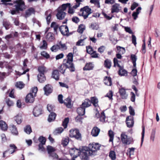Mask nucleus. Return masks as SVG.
Instances as JSON below:
<instances>
[{
    "label": "nucleus",
    "instance_id": "nucleus-1",
    "mask_svg": "<svg viewBox=\"0 0 160 160\" xmlns=\"http://www.w3.org/2000/svg\"><path fill=\"white\" fill-rule=\"evenodd\" d=\"M69 4H63L60 7H59L57 9L58 12L56 14V17L58 19L62 20L64 19L66 15V13L64 11L66 10V7Z\"/></svg>",
    "mask_w": 160,
    "mask_h": 160
},
{
    "label": "nucleus",
    "instance_id": "nucleus-2",
    "mask_svg": "<svg viewBox=\"0 0 160 160\" xmlns=\"http://www.w3.org/2000/svg\"><path fill=\"white\" fill-rule=\"evenodd\" d=\"M80 12L79 13L80 16H82L85 19H87L88 16L92 12V9L88 6H85L80 9Z\"/></svg>",
    "mask_w": 160,
    "mask_h": 160
},
{
    "label": "nucleus",
    "instance_id": "nucleus-3",
    "mask_svg": "<svg viewBox=\"0 0 160 160\" xmlns=\"http://www.w3.org/2000/svg\"><path fill=\"white\" fill-rule=\"evenodd\" d=\"M79 156L82 160H88L89 156L92 155V153L87 149V147H83L80 149Z\"/></svg>",
    "mask_w": 160,
    "mask_h": 160
},
{
    "label": "nucleus",
    "instance_id": "nucleus-4",
    "mask_svg": "<svg viewBox=\"0 0 160 160\" xmlns=\"http://www.w3.org/2000/svg\"><path fill=\"white\" fill-rule=\"evenodd\" d=\"M131 59L133 64V69L132 70L131 74L133 76H136L137 75V70L136 69V61L137 60V57L135 54H131L130 56Z\"/></svg>",
    "mask_w": 160,
    "mask_h": 160
},
{
    "label": "nucleus",
    "instance_id": "nucleus-5",
    "mask_svg": "<svg viewBox=\"0 0 160 160\" xmlns=\"http://www.w3.org/2000/svg\"><path fill=\"white\" fill-rule=\"evenodd\" d=\"M100 147L101 145L99 143L93 142L90 143L88 147H87V148L88 151L92 152V155L93 152L100 149Z\"/></svg>",
    "mask_w": 160,
    "mask_h": 160
},
{
    "label": "nucleus",
    "instance_id": "nucleus-6",
    "mask_svg": "<svg viewBox=\"0 0 160 160\" xmlns=\"http://www.w3.org/2000/svg\"><path fill=\"white\" fill-rule=\"evenodd\" d=\"M69 68L71 72H74L75 70L74 67H72L65 62V61H64L63 64L60 65L58 68L59 71L62 74H63L66 68Z\"/></svg>",
    "mask_w": 160,
    "mask_h": 160
},
{
    "label": "nucleus",
    "instance_id": "nucleus-7",
    "mask_svg": "<svg viewBox=\"0 0 160 160\" xmlns=\"http://www.w3.org/2000/svg\"><path fill=\"white\" fill-rule=\"evenodd\" d=\"M14 3L15 4L14 6L17 11H22L25 9V3L23 0H17Z\"/></svg>",
    "mask_w": 160,
    "mask_h": 160
},
{
    "label": "nucleus",
    "instance_id": "nucleus-8",
    "mask_svg": "<svg viewBox=\"0 0 160 160\" xmlns=\"http://www.w3.org/2000/svg\"><path fill=\"white\" fill-rule=\"evenodd\" d=\"M121 138L122 143L125 145H129L132 142V138H128L124 133L122 132L121 135Z\"/></svg>",
    "mask_w": 160,
    "mask_h": 160
},
{
    "label": "nucleus",
    "instance_id": "nucleus-9",
    "mask_svg": "<svg viewBox=\"0 0 160 160\" xmlns=\"http://www.w3.org/2000/svg\"><path fill=\"white\" fill-rule=\"evenodd\" d=\"M69 132V136L70 137H74L78 140H81V135L78 130L71 129L70 131Z\"/></svg>",
    "mask_w": 160,
    "mask_h": 160
},
{
    "label": "nucleus",
    "instance_id": "nucleus-10",
    "mask_svg": "<svg viewBox=\"0 0 160 160\" xmlns=\"http://www.w3.org/2000/svg\"><path fill=\"white\" fill-rule=\"evenodd\" d=\"M47 149L50 156L52 157L54 159L58 158V155L54 152L55 151V149L52 146H48Z\"/></svg>",
    "mask_w": 160,
    "mask_h": 160
},
{
    "label": "nucleus",
    "instance_id": "nucleus-11",
    "mask_svg": "<svg viewBox=\"0 0 160 160\" xmlns=\"http://www.w3.org/2000/svg\"><path fill=\"white\" fill-rule=\"evenodd\" d=\"M73 55L72 53H69L67 56V60H64L67 64L72 67H74L72 63Z\"/></svg>",
    "mask_w": 160,
    "mask_h": 160
},
{
    "label": "nucleus",
    "instance_id": "nucleus-12",
    "mask_svg": "<svg viewBox=\"0 0 160 160\" xmlns=\"http://www.w3.org/2000/svg\"><path fill=\"white\" fill-rule=\"evenodd\" d=\"M126 123L128 127H132L134 123L133 117L131 116L127 117L126 119Z\"/></svg>",
    "mask_w": 160,
    "mask_h": 160
},
{
    "label": "nucleus",
    "instance_id": "nucleus-13",
    "mask_svg": "<svg viewBox=\"0 0 160 160\" xmlns=\"http://www.w3.org/2000/svg\"><path fill=\"white\" fill-rule=\"evenodd\" d=\"M59 29L63 35L67 36L69 35L68 29L67 26L62 25L59 27Z\"/></svg>",
    "mask_w": 160,
    "mask_h": 160
},
{
    "label": "nucleus",
    "instance_id": "nucleus-14",
    "mask_svg": "<svg viewBox=\"0 0 160 160\" xmlns=\"http://www.w3.org/2000/svg\"><path fill=\"white\" fill-rule=\"evenodd\" d=\"M42 107L38 105L35 107L33 110V114L35 117H38L42 113Z\"/></svg>",
    "mask_w": 160,
    "mask_h": 160
},
{
    "label": "nucleus",
    "instance_id": "nucleus-15",
    "mask_svg": "<svg viewBox=\"0 0 160 160\" xmlns=\"http://www.w3.org/2000/svg\"><path fill=\"white\" fill-rule=\"evenodd\" d=\"M122 8L118 4L116 3L112 6L111 8V12L112 13L116 12L118 13L121 12Z\"/></svg>",
    "mask_w": 160,
    "mask_h": 160
},
{
    "label": "nucleus",
    "instance_id": "nucleus-16",
    "mask_svg": "<svg viewBox=\"0 0 160 160\" xmlns=\"http://www.w3.org/2000/svg\"><path fill=\"white\" fill-rule=\"evenodd\" d=\"M119 92L122 99H127L128 94L127 93L125 89L123 88H120Z\"/></svg>",
    "mask_w": 160,
    "mask_h": 160
},
{
    "label": "nucleus",
    "instance_id": "nucleus-17",
    "mask_svg": "<svg viewBox=\"0 0 160 160\" xmlns=\"http://www.w3.org/2000/svg\"><path fill=\"white\" fill-rule=\"evenodd\" d=\"M45 94L48 95L51 93L52 91V87L49 84L46 85L43 88Z\"/></svg>",
    "mask_w": 160,
    "mask_h": 160
},
{
    "label": "nucleus",
    "instance_id": "nucleus-18",
    "mask_svg": "<svg viewBox=\"0 0 160 160\" xmlns=\"http://www.w3.org/2000/svg\"><path fill=\"white\" fill-rule=\"evenodd\" d=\"M35 12V10L34 8H29L26 11L24 17L27 18L29 17L32 14H34Z\"/></svg>",
    "mask_w": 160,
    "mask_h": 160
},
{
    "label": "nucleus",
    "instance_id": "nucleus-19",
    "mask_svg": "<svg viewBox=\"0 0 160 160\" xmlns=\"http://www.w3.org/2000/svg\"><path fill=\"white\" fill-rule=\"evenodd\" d=\"M80 149H81V148H79V149L74 148H71L70 150V153L71 155H74L75 158H76L78 156H79L80 153Z\"/></svg>",
    "mask_w": 160,
    "mask_h": 160
},
{
    "label": "nucleus",
    "instance_id": "nucleus-20",
    "mask_svg": "<svg viewBox=\"0 0 160 160\" xmlns=\"http://www.w3.org/2000/svg\"><path fill=\"white\" fill-rule=\"evenodd\" d=\"M32 93H28L26 98V101L27 102H33L34 101V97H35Z\"/></svg>",
    "mask_w": 160,
    "mask_h": 160
},
{
    "label": "nucleus",
    "instance_id": "nucleus-21",
    "mask_svg": "<svg viewBox=\"0 0 160 160\" xmlns=\"http://www.w3.org/2000/svg\"><path fill=\"white\" fill-rule=\"evenodd\" d=\"M52 13V11L50 10L47 11L45 12V14L46 16V19L48 24H49L51 22Z\"/></svg>",
    "mask_w": 160,
    "mask_h": 160
},
{
    "label": "nucleus",
    "instance_id": "nucleus-22",
    "mask_svg": "<svg viewBox=\"0 0 160 160\" xmlns=\"http://www.w3.org/2000/svg\"><path fill=\"white\" fill-rule=\"evenodd\" d=\"M100 130L97 127H94L92 130L91 135L93 137L98 136L100 132Z\"/></svg>",
    "mask_w": 160,
    "mask_h": 160
},
{
    "label": "nucleus",
    "instance_id": "nucleus-23",
    "mask_svg": "<svg viewBox=\"0 0 160 160\" xmlns=\"http://www.w3.org/2000/svg\"><path fill=\"white\" fill-rule=\"evenodd\" d=\"M38 70L39 72V74H42V79L44 80L45 79V76L44 73L46 72V68L44 67H40L38 68Z\"/></svg>",
    "mask_w": 160,
    "mask_h": 160
},
{
    "label": "nucleus",
    "instance_id": "nucleus-24",
    "mask_svg": "<svg viewBox=\"0 0 160 160\" xmlns=\"http://www.w3.org/2000/svg\"><path fill=\"white\" fill-rule=\"evenodd\" d=\"M52 77L56 80H58L59 78V73L58 71L57 70H54L52 72Z\"/></svg>",
    "mask_w": 160,
    "mask_h": 160
},
{
    "label": "nucleus",
    "instance_id": "nucleus-25",
    "mask_svg": "<svg viewBox=\"0 0 160 160\" xmlns=\"http://www.w3.org/2000/svg\"><path fill=\"white\" fill-rule=\"evenodd\" d=\"M94 65L92 62H89L86 64L85 66L83 68L84 70H90L93 69Z\"/></svg>",
    "mask_w": 160,
    "mask_h": 160
},
{
    "label": "nucleus",
    "instance_id": "nucleus-26",
    "mask_svg": "<svg viewBox=\"0 0 160 160\" xmlns=\"http://www.w3.org/2000/svg\"><path fill=\"white\" fill-rule=\"evenodd\" d=\"M56 116V114L55 113L51 112L49 115L48 119V121L49 122L54 121L55 119Z\"/></svg>",
    "mask_w": 160,
    "mask_h": 160
},
{
    "label": "nucleus",
    "instance_id": "nucleus-27",
    "mask_svg": "<svg viewBox=\"0 0 160 160\" xmlns=\"http://www.w3.org/2000/svg\"><path fill=\"white\" fill-rule=\"evenodd\" d=\"M91 104V102L90 100L88 99H86L84 102L82 103L81 106L85 109L86 108H87L90 106Z\"/></svg>",
    "mask_w": 160,
    "mask_h": 160
},
{
    "label": "nucleus",
    "instance_id": "nucleus-28",
    "mask_svg": "<svg viewBox=\"0 0 160 160\" xmlns=\"http://www.w3.org/2000/svg\"><path fill=\"white\" fill-rule=\"evenodd\" d=\"M118 72L119 74L121 76H126L127 75V72L121 66L120 67Z\"/></svg>",
    "mask_w": 160,
    "mask_h": 160
},
{
    "label": "nucleus",
    "instance_id": "nucleus-29",
    "mask_svg": "<svg viewBox=\"0 0 160 160\" xmlns=\"http://www.w3.org/2000/svg\"><path fill=\"white\" fill-rule=\"evenodd\" d=\"M103 82L105 84L108 86H111L112 84L111 78L109 77H106Z\"/></svg>",
    "mask_w": 160,
    "mask_h": 160
},
{
    "label": "nucleus",
    "instance_id": "nucleus-30",
    "mask_svg": "<svg viewBox=\"0 0 160 160\" xmlns=\"http://www.w3.org/2000/svg\"><path fill=\"white\" fill-rule=\"evenodd\" d=\"M10 130L12 134L17 135L18 132L16 127L13 124H11L10 126Z\"/></svg>",
    "mask_w": 160,
    "mask_h": 160
},
{
    "label": "nucleus",
    "instance_id": "nucleus-31",
    "mask_svg": "<svg viewBox=\"0 0 160 160\" xmlns=\"http://www.w3.org/2000/svg\"><path fill=\"white\" fill-rule=\"evenodd\" d=\"M14 119L18 124H20L22 121V117L21 114H18L14 117Z\"/></svg>",
    "mask_w": 160,
    "mask_h": 160
},
{
    "label": "nucleus",
    "instance_id": "nucleus-32",
    "mask_svg": "<svg viewBox=\"0 0 160 160\" xmlns=\"http://www.w3.org/2000/svg\"><path fill=\"white\" fill-rule=\"evenodd\" d=\"M156 133V129H152V130L150 136V140L152 141V142H154L155 139V138Z\"/></svg>",
    "mask_w": 160,
    "mask_h": 160
},
{
    "label": "nucleus",
    "instance_id": "nucleus-33",
    "mask_svg": "<svg viewBox=\"0 0 160 160\" xmlns=\"http://www.w3.org/2000/svg\"><path fill=\"white\" fill-rule=\"evenodd\" d=\"M91 103L96 107L98 106V100L96 97H92L91 98Z\"/></svg>",
    "mask_w": 160,
    "mask_h": 160
},
{
    "label": "nucleus",
    "instance_id": "nucleus-34",
    "mask_svg": "<svg viewBox=\"0 0 160 160\" xmlns=\"http://www.w3.org/2000/svg\"><path fill=\"white\" fill-rule=\"evenodd\" d=\"M77 112L78 114L80 116H83L85 114V109L81 106L79 108L77 109Z\"/></svg>",
    "mask_w": 160,
    "mask_h": 160
},
{
    "label": "nucleus",
    "instance_id": "nucleus-35",
    "mask_svg": "<svg viewBox=\"0 0 160 160\" xmlns=\"http://www.w3.org/2000/svg\"><path fill=\"white\" fill-rule=\"evenodd\" d=\"M63 103L68 108H71V100L69 98H68L64 100Z\"/></svg>",
    "mask_w": 160,
    "mask_h": 160
},
{
    "label": "nucleus",
    "instance_id": "nucleus-36",
    "mask_svg": "<svg viewBox=\"0 0 160 160\" xmlns=\"http://www.w3.org/2000/svg\"><path fill=\"white\" fill-rule=\"evenodd\" d=\"M51 27L53 28L54 31L57 33V31L59 28V25L56 22H53L51 25Z\"/></svg>",
    "mask_w": 160,
    "mask_h": 160
},
{
    "label": "nucleus",
    "instance_id": "nucleus-37",
    "mask_svg": "<svg viewBox=\"0 0 160 160\" xmlns=\"http://www.w3.org/2000/svg\"><path fill=\"white\" fill-rule=\"evenodd\" d=\"M46 38L49 42H52L54 38L53 34L51 32L48 33L46 36Z\"/></svg>",
    "mask_w": 160,
    "mask_h": 160
},
{
    "label": "nucleus",
    "instance_id": "nucleus-38",
    "mask_svg": "<svg viewBox=\"0 0 160 160\" xmlns=\"http://www.w3.org/2000/svg\"><path fill=\"white\" fill-rule=\"evenodd\" d=\"M104 65L105 67L109 69L111 67V62L110 60L107 59L104 61Z\"/></svg>",
    "mask_w": 160,
    "mask_h": 160
},
{
    "label": "nucleus",
    "instance_id": "nucleus-39",
    "mask_svg": "<svg viewBox=\"0 0 160 160\" xmlns=\"http://www.w3.org/2000/svg\"><path fill=\"white\" fill-rule=\"evenodd\" d=\"M69 142V138L66 137L63 138L62 140V144L63 146H66Z\"/></svg>",
    "mask_w": 160,
    "mask_h": 160
},
{
    "label": "nucleus",
    "instance_id": "nucleus-40",
    "mask_svg": "<svg viewBox=\"0 0 160 160\" xmlns=\"http://www.w3.org/2000/svg\"><path fill=\"white\" fill-rule=\"evenodd\" d=\"M15 86L17 88L21 89L24 87L25 84L22 82L19 81L16 83Z\"/></svg>",
    "mask_w": 160,
    "mask_h": 160
},
{
    "label": "nucleus",
    "instance_id": "nucleus-41",
    "mask_svg": "<svg viewBox=\"0 0 160 160\" xmlns=\"http://www.w3.org/2000/svg\"><path fill=\"white\" fill-rule=\"evenodd\" d=\"M24 132L28 134H30L32 132L31 127L29 125L26 126L24 128Z\"/></svg>",
    "mask_w": 160,
    "mask_h": 160
},
{
    "label": "nucleus",
    "instance_id": "nucleus-42",
    "mask_svg": "<svg viewBox=\"0 0 160 160\" xmlns=\"http://www.w3.org/2000/svg\"><path fill=\"white\" fill-rule=\"evenodd\" d=\"M58 45L59 47V49L64 50L67 49V47L65 44H63L61 42H60L58 44Z\"/></svg>",
    "mask_w": 160,
    "mask_h": 160
},
{
    "label": "nucleus",
    "instance_id": "nucleus-43",
    "mask_svg": "<svg viewBox=\"0 0 160 160\" xmlns=\"http://www.w3.org/2000/svg\"><path fill=\"white\" fill-rule=\"evenodd\" d=\"M63 130V128L62 127H59L56 128L54 131L55 135H57L61 133Z\"/></svg>",
    "mask_w": 160,
    "mask_h": 160
},
{
    "label": "nucleus",
    "instance_id": "nucleus-44",
    "mask_svg": "<svg viewBox=\"0 0 160 160\" xmlns=\"http://www.w3.org/2000/svg\"><path fill=\"white\" fill-rule=\"evenodd\" d=\"M117 49L118 51V53L120 54H123L125 52V50L124 48L120 46H118Z\"/></svg>",
    "mask_w": 160,
    "mask_h": 160
},
{
    "label": "nucleus",
    "instance_id": "nucleus-45",
    "mask_svg": "<svg viewBox=\"0 0 160 160\" xmlns=\"http://www.w3.org/2000/svg\"><path fill=\"white\" fill-rule=\"evenodd\" d=\"M9 147L10 148V149L12 150L11 151V154L14 152L16 151V150L17 149V147L14 144H10L9 145Z\"/></svg>",
    "mask_w": 160,
    "mask_h": 160
},
{
    "label": "nucleus",
    "instance_id": "nucleus-46",
    "mask_svg": "<svg viewBox=\"0 0 160 160\" xmlns=\"http://www.w3.org/2000/svg\"><path fill=\"white\" fill-rule=\"evenodd\" d=\"M109 156L112 160H115L116 158V156L114 151H111L109 152Z\"/></svg>",
    "mask_w": 160,
    "mask_h": 160
},
{
    "label": "nucleus",
    "instance_id": "nucleus-47",
    "mask_svg": "<svg viewBox=\"0 0 160 160\" xmlns=\"http://www.w3.org/2000/svg\"><path fill=\"white\" fill-rule=\"evenodd\" d=\"M85 29V26L83 24L80 25L78 29V31L80 33H82Z\"/></svg>",
    "mask_w": 160,
    "mask_h": 160
},
{
    "label": "nucleus",
    "instance_id": "nucleus-48",
    "mask_svg": "<svg viewBox=\"0 0 160 160\" xmlns=\"http://www.w3.org/2000/svg\"><path fill=\"white\" fill-rule=\"evenodd\" d=\"M66 4H69V5H68L67 7H66V9L68 8V12L69 14H73L74 12V10L73 9V8L71 7V4L70 3H67Z\"/></svg>",
    "mask_w": 160,
    "mask_h": 160
},
{
    "label": "nucleus",
    "instance_id": "nucleus-49",
    "mask_svg": "<svg viewBox=\"0 0 160 160\" xmlns=\"http://www.w3.org/2000/svg\"><path fill=\"white\" fill-rule=\"evenodd\" d=\"M47 108L50 112H52L55 111L54 107L52 105L48 104L47 105Z\"/></svg>",
    "mask_w": 160,
    "mask_h": 160
},
{
    "label": "nucleus",
    "instance_id": "nucleus-50",
    "mask_svg": "<svg viewBox=\"0 0 160 160\" xmlns=\"http://www.w3.org/2000/svg\"><path fill=\"white\" fill-rule=\"evenodd\" d=\"M108 135L110 137L109 142H112L113 140L114 136L113 132L111 130H109L108 131Z\"/></svg>",
    "mask_w": 160,
    "mask_h": 160
},
{
    "label": "nucleus",
    "instance_id": "nucleus-51",
    "mask_svg": "<svg viewBox=\"0 0 160 160\" xmlns=\"http://www.w3.org/2000/svg\"><path fill=\"white\" fill-rule=\"evenodd\" d=\"M87 38V37H85L83 39H81L80 40H78L76 43V45L77 46H83L84 45V41Z\"/></svg>",
    "mask_w": 160,
    "mask_h": 160
},
{
    "label": "nucleus",
    "instance_id": "nucleus-52",
    "mask_svg": "<svg viewBox=\"0 0 160 160\" xmlns=\"http://www.w3.org/2000/svg\"><path fill=\"white\" fill-rule=\"evenodd\" d=\"M84 0H75L76 3L73 6V8L76 9L77 8L79 7L81 2H82Z\"/></svg>",
    "mask_w": 160,
    "mask_h": 160
},
{
    "label": "nucleus",
    "instance_id": "nucleus-53",
    "mask_svg": "<svg viewBox=\"0 0 160 160\" xmlns=\"http://www.w3.org/2000/svg\"><path fill=\"white\" fill-rule=\"evenodd\" d=\"M42 45L40 46V48L42 49H46L47 48L48 46L47 42L45 40H43L42 41Z\"/></svg>",
    "mask_w": 160,
    "mask_h": 160
},
{
    "label": "nucleus",
    "instance_id": "nucleus-54",
    "mask_svg": "<svg viewBox=\"0 0 160 160\" xmlns=\"http://www.w3.org/2000/svg\"><path fill=\"white\" fill-rule=\"evenodd\" d=\"M90 2L94 4L97 8H100V3L98 0H91Z\"/></svg>",
    "mask_w": 160,
    "mask_h": 160
},
{
    "label": "nucleus",
    "instance_id": "nucleus-55",
    "mask_svg": "<svg viewBox=\"0 0 160 160\" xmlns=\"http://www.w3.org/2000/svg\"><path fill=\"white\" fill-rule=\"evenodd\" d=\"M69 118H66L64 119L62 122V126L64 127V128H66L67 127V124L69 122Z\"/></svg>",
    "mask_w": 160,
    "mask_h": 160
},
{
    "label": "nucleus",
    "instance_id": "nucleus-56",
    "mask_svg": "<svg viewBox=\"0 0 160 160\" xmlns=\"http://www.w3.org/2000/svg\"><path fill=\"white\" fill-rule=\"evenodd\" d=\"M3 25L5 27L6 30H7L11 26L10 23L9 22L7 21H3Z\"/></svg>",
    "mask_w": 160,
    "mask_h": 160
},
{
    "label": "nucleus",
    "instance_id": "nucleus-57",
    "mask_svg": "<svg viewBox=\"0 0 160 160\" xmlns=\"http://www.w3.org/2000/svg\"><path fill=\"white\" fill-rule=\"evenodd\" d=\"M58 49H59V47H58V44L56 45H53L50 48L51 50L52 51L54 52H56Z\"/></svg>",
    "mask_w": 160,
    "mask_h": 160
},
{
    "label": "nucleus",
    "instance_id": "nucleus-58",
    "mask_svg": "<svg viewBox=\"0 0 160 160\" xmlns=\"http://www.w3.org/2000/svg\"><path fill=\"white\" fill-rule=\"evenodd\" d=\"M105 116L103 112H102L101 113V116L100 118V120L102 122H104L105 121Z\"/></svg>",
    "mask_w": 160,
    "mask_h": 160
},
{
    "label": "nucleus",
    "instance_id": "nucleus-59",
    "mask_svg": "<svg viewBox=\"0 0 160 160\" xmlns=\"http://www.w3.org/2000/svg\"><path fill=\"white\" fill-rule=\"evenodd\" d=\"M135 148H129L128 151L129 152V157L134 154Z\"/></svg>",
    "mask_w": 160,
    "mask_h": 160
},
{
    "label": "nucleus",
    "instance_id": "nucleus-60",
    "mask_svg": "<svg viewBox=\"0 0 160 160\" xmlns=\"http://www.w3.org/2000/svg\"><path fill=\"white\" fill-rule=\"evenodd\" d=\"M38 140L40 142V144H45L46 140L45 138L43 137H40L38 139Z\"/></svg>",
    "mask_w": 160,
    "mask_h": 160
},
{
    "label": "nucleus",
    "instance_id": "nucleus-61",
    "mask_svg": "<svg viewBox=\"0 0 160 160\" xmlns=\"http://www.w3.org/2000/svg\"><path fill=\"white\" fill-rule=\"evenodd\" d=\"M38 91V88L37 87H34L32 88L30 93H32L35 96H36V94Z\"/></svg>",
    "mask_w": 160,
    "mask_h": 160
},
{
    "label": "nucleus",
    "instance_id": "nucleus-62",
    "mask_svg": "<svg viewBox=\"0 0 160 160\" xmlns=\"http://www.w3.org/2000/svg\"><path fill=\"white\" fill-rule=\"evenodd\" d=\"M142 138H141V146L144 140V134H145V127L144 126H142Z\"/></svg>",
    "mask_w": 160,
    "mask_h": 160
},
{
    "label": "nucleus",
    "instance_id": "nucleus-63",
    "mask_svg": "<svg viewBox=\"0 0 160 160\" xmlns=\"http://www.w3.org/2000/svg\"><path fill=\"white\" fill-rule=\"evenodd\" d=\"M98 25L96 23L92 24L90 26V28L92 29L97 30L98 29Z\"/></svg>",
    "mask_w": 160,
    "mask_h": 160
},
{
    "label": "nucleus",
    "instance_id": "nucleus-64",
    "mask_svg": "<svg viewBox=\"0 0 160 160\" xmlns=\"http://www.w3.org/2000/svg\"><path fill=\"white\" fill-rule=\"evenodd\" d=\"M113 96V93L111 91H110L109 92L107 93L105 97L108 98L110 100H112V97Z\"/></svg>",
    "mask_w": 160,
    "mask_h": 160
}]
</instances>
